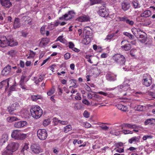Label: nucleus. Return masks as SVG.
<instances>
[{"instance_id":"f257e3e1","label":"nucleus","mask_w":155,"mask_h":155,"mask_svg":"<svg viewBox=\"0 0 155 155\" xmlns=\"http://www.w3.org/2000/svg\"><path fill=\"white\" fill-rule=\"evenodd\" d=\"M30 111L32 117L36 119L39 118L42 114V109L38 106L33 107L31 108Z\"/></svg>"},{"instance_id":"f03ea898","label":"nucleus","mask_w":155,"mask_h":155,"mask_svg":"<svg viewBox=\"0 0 155 155\" xmlns=\"http://www.w3.org/2000/svg\"><path fill=\"white\" fill-rule=\"evenodd\" d=\"M112 59L120 66L124 65L125 60L124 57L120 54H116L113 56Z\"/></svg>"},{"instance_id":"7ed1b4c3","label":"nucleus","mask_w":155,"mask_h":155,"mask_svg":"<svg viewBox=\"0 0 155 155\" xmlns=\"http://www.w3.org/2000/svg\"><path fill=\"white\" fill-rule=\"evenodd\" d=\"M143 84L147 87L150 86L152 82V78L148 74L143 75L142 80Z\"/></svg>"},{"instance_id":"20e7f679","label":"nucleus","mask_w":155,"mask_h":155,"mask_svg":"<svg viewBox=\"0 0 155 155\" xmlns=\"http://www.w3.org/2000/svg\"><path fill=\"white\" fill-rule=\"evenodd\" d=\"M37 135L38 138L41 140H45L47 137V133L44 129H39L37 132Z\"/></svg>"},{"instance_id":"39448f33","label":"nucleus","mask_w":155,"mask_h":155,"mask_svg":"<svg viewBox=\"0 0 155 155\" xmlns=\"http://www.w3.org/2000/svg\"><path fill=\"white\" fill-rule=\"evenodd\" d=\"M18 147L19 144L17 143L11 142L6 147L13 153L16 150Z\"/></svg>"},{"instance_id":"423d86ee","label":"nucleus","mask_w":155,"mask_h":155,"mask_svg":"<svg viewBox=\"0 0 155 155\" xmlns=\"http://www.w3.org/2000/svg\"><path fill=\"white\" fill-rule=\"evenodd\" d=\"M8 40L4 36H0V47L5 48L8 45Z\"/></svg>"},{"instance_id":"0eeeda50","label":"nucleus","mask_w":155,"mask_h":155,"mask_svg":"<svg viewBox=\"0 0 155 155\" xmlns=\"http://www.w3.org/2000/svg\"><path fill=\"white\" fill-rule=\"evenodd\" d=\"M31 149L33 153L36 154H39L42 152L41 148L37 145L32 144L31 145Z\"/></svg>"},{"instance_id":"6e6552de","label":"nucleus","mask_w":155,"mask_h":155,"mask_svg":"<svg viewBox=\"0 0 155 155\" xmlns=\"http://www.w3.org/2000/svg\"><path fill=\"white\" fill-rule=\"evenodd\" d=\"M74 12L71 11H69L67 13L62 16V17L59 18L60 20L65 19L68 20L72 18L73 17Z\"/></svg>"},{"instance_id":"1a4fd4ad","label":"nucleus","mask_w":155,"mask_h":155,"mask_svg":"<svg viewBox=\"0 0 155 155\" xmlns=\"http://www.w3.org/2000/svg\"><path fill=\"white\" fill-rule=\"evenodd\" d=\"M0 3L2 6L5 8H9L12 5L10 0H0Z\"/></svg>"},{"instance_id":"9d476101","label":"nucleus","mask_w":155,"mask_h":155,"mask_svg":"<svg viewBox=\"0 0 155 155\" xmlns=\"http://www.w3.org/2000/svg\"><path fill=\"white\" fill-rule=\"evenodd\" d=\"M88 34H87H87L85 35V37L84 38L83 40V43L85 45H87L89 43L91 40V39L92 38V35L91 33L88 32Z\"/></svg>"},{"instance_id":"9b49d317","label":"nucleus","mask_w":155,"mask_h":155,"mask_svg":"<svg viewBox=\"0 0 155 155\" xmlns=\"http://www.w3.org/2000/svg\"><path fill=\"white\" fill-rule=\"evenodd\" d=\"M98 12L100 16L103 17H107L109 15V12L105 8L100 9Z\"/></svg>"},{"instance_id":"f8f14e48","label":"nucleus","mask_w":155,"mask_h":155,"mask_svg":"<svg viewBox=\"0 0 155 155\" xmlns=\"http://www.w3.org/2000/svg\"><path fill=\"white\" fill-rule=\"evenodd\" d=\"M137 37L139 38V41L142 43H144L147 40V35L145 32L142 31Z\"/></svg>"},{"instance_id":"ddd939ff","label":"nucleus","mask_w":155,"mask_h":155,"mask_svg":"<svg viewBox=\"0 0 155 155\" xmlns=\"http://www.w3.org/2000/svg\"><path fill=\"white\" fill-rule=\"evenodd\" d=\"M27 122L25 121H21L15 122L14 124V126L16 128H21L24 127L26 125Z\"/></svg>"},{"instance_id":"4468645a","label":"nucleus","mask_w":155,"mask_h":155,"mask_svg":"<svg viewBox=\"0 0 155 155\" xmlns=\"http://www.w3.org/2000/svg\"><path fill=\"white\" fill-rule=\"evenodd\" d=\"M130 7V3L127 1H124L122 3V8L124 11L128 10Z\"/></svg>"},{"instance_id":"2eb2a0df","label":"nucleus","mask_w":155,"mask_h":155,"mask_svg":"<svg viewBox=\"0 0 155 155\" xmlns=\"http://www.w3.org/2000/svg\"><path fill=\"white\" fill-rule=\"evenodd\" d=\"M11 67L8 65L4 68L2 71V74L3 75H6L8 74L10 72Z\"/></svg>"},{"instance_id":"dca6fc26","label":"nucleus","mask_w":155,"mask_h":155,"mask_svg":"<svg viewBox=\"0 0 155 155\" xmlns=\"http://www.w3.org/2000/svg\"><path fill=\"white\" fill-rule=\"evenodd\" d=\"M17 103H14L12 104L10 106H9L8 108V110L11 114H12L13 113L12 112L16 109V106L17 105Z\"/></svg>"},{"instance_id":"f3484780","label":"nucleus","mask_w":155,"mask_h":155,"mask_svg":"<svg viewBox=\"0 0 155 155\" xmlns=\"http://www.w3.org/2000/svg\"><path fill=\"white\" fill-rule=\"evenodd\" d=\"M140 137V136H135L132 137L128 140V142L131 144L133 143L139 142Z\"/></svg>"},{"instance_id":"a211bd4d","label":"nucleus","mask_w":155,"mask_h":155,"mask_svg":"<svg viewBox=\"0 0 155 155\" xmlns=\"http://www.w3.org/2000/svg\"><path fill=\"white\" fill-rule=\"evenodd\" d=\"M44 76L42 75L40 76L39 78L37 80V77H34L32 79V80L34 81V82L36 85H38V83L41 82L44 79Z\"/></svg>"},{"instance_id":"6ab92c4d","label":"nucleus","mask_w":155,"mask_h":155,"mask_svg":"<svg viewBox=\"0 0 155 155\" xmlns=\"http://www.w3.org/2000/svg\"><path fill=\"white\" fill-rule=\"evenodd\" d=\"M106 78L107 80L110 81H114L116 80V76L110 73H108L106 74Z\"/></svg>"},{"instance_id":"aec40b11","label":"nucleus","mask_w":155,"mask_h":155,"mask_svg":"<svg viewBox=\"0 0 155 155\" xmlns=\"http://www.w3.org/2000/svg\"><path fill=\"white\" fill-rule=\"evenodd\" d=\"M131 31L133 34L136 37L142 31L140 28H132Z\"/></svg>"},{"instance_id":"412c9836","label":"nucleus","mask_w":155,"mask_h":155,"mask_svg":"<svg viewBox=\"0 0 155 155\" xmlns=\"http://www.w3.org/2000/svg\"><path fill=\"white\" fill-rule=\"evenodd\" d=\"M20 26L21 23H20L19 19L18 18H15L14 23V28L15 29H16L19 28Z\"/></svg>"},{"instance_id":"4be33fe9","label":"nucleus","mask_w":155,"mask_h":155,"mask_svg":"<svg viewBox=\"0 0 155 155\" xmlns=\"http://www.w3.org/2000/svg\"><path fill=\"white\" fill-rule=\"evenodd\" d=\"M151 15V12L150 10H146L140 14V16L141 17H148Z\"/></svg>"},{"instance_id":"5701e85b","label":"nucleus","mask_w":155,"mask_h":155,"mask_svg":"<svg viewBox=\"0 0 155 155\" xmlns=\"http://www.w3.org/2000/svg\"><path fill=\"white\" fill-rule=\"evenodd\" d=\"M118 87L120 89H122L123 90L126 91L129 88V85L128 84L125 83V82H124L122 85L118 86Z\"/></svg>"},{"instance_id":"b1692460","label":"nucleus","mask_w":155,"mask_h":155,"mask_svg":"<svg viewBox=\"0 0 155 155\" xmlns=\"http://www.w3.org/2000/svg\"><path fill=\"white\" fill-rule=\"evenodd\" d=\"M19 130H14L12 132L11 136L12 138L17 139L19 134Z\"/></svg>"},{"instance_id":"393cba45","label":"nucleus","mask_w":155,"mask_h":155,"mask_svg":"<svg viewBox=\"0 0 155 155\" xmlns=\"http://www.w3.org/2000/svg\"><path fill=\"white\" fill-rule=\"evenodd\" d=\"M78 20L80 22L87 21L89 20V18L88 17L85 15H84L79 17L78 18Z\"/></svg>"},{"instance_id":"a878e982","label":"nucleus","mask_w":155,"mask_h":155,"mask_svg":"<svg viewBox=\"0 0 155 155\" xmlns=\"http://www.w3.org/2000/svg\"><path fill=\"white\" fill-rule=\"evenodd\" d=\"M8 45L10 46L13 47L16 46L18 45V42L16 40H14L13 38L8 40Z\"/></svg>"},{"instance_id":"bb28decb","label":"nucleus","mask_w":155,"mask_h":155,"mask_svg":"<svg viewBox=\"0 0 155 155\" xmlns=\"http://www.w3.org/2000/svg\"><path fill=\"white\" fill-rule=\"evenodd\" d=\"M70 81L71 82V84H72V86H70L69 88L72 87L76 88L78 87V85L77 83V81L76 80L72 79L70 80Z\"/></svg>"},{"instance_id":"cd10ccee","label":"nucleus","mask_w":155,"mask_h":155,"mask_svg":"<svg viewBox=\"0 0 155 155\" xmlns=\"http://www.w3.org/2000/svg\"><path fill=\"white\" fill-rule=\"evenodd\" d=\"M13 153L6 147L2 152V155H12Z\"/></svg>"},{"instance_id":"c85d7f7f","label":"nucleus","mask_w":155,"mask_h":155,"mask_svg":"<svg viewBox=\"0 0 155 155\" xmlns=\"http://www.w3.org/2000/svg\"><path fill=\"white\" fill-rule=\"evenodd\" d=\"M3 86H5V90L7 89L9 87V80L8 79H6L2 81Z\"/></svg>"},{"instance_id":"c756f323","label":"nucleus","mask_w":155,"mask_h":155,"mask_svg":"<svg viewBox=\"0 0 155 155\" xmlns=\"http://www.w3.org/2000/svg\"><path fill=\"white\" fill-rule=\"evenodd\" d=\"M17 53V51L16 50L12 49L8 52L7 54L12 57H13L15 56Z\"/></svg>"},{"instance_id":"7c9ffc66","label":"nucleus","mask_w":155,"mask_h":155,"mask_svg":"<svg viewBox=\"0 0 155 155\" xmlns=\"http://www.w3.org/2000/svg\"><path fill=\"white\" fill-rule=\"evenodd\" d=\"M121 48L124 50L128 51L131 48V45L128 43L125 44L124 45L121 46Z\"/></svg>"},{"instance_id":"2f4dec72","label":"nucleus","mask_w":155,"mask_h":155,"mask_svg":"<svg viewBox=\"0 0 155 155\" xmlns=\"http://www.w3.org/2000/svg\"><path fill=\"white\" fill-rule=\"evenodd\" d=\"M7 120L9 122L19 120L18 118L15 117H9L7 118Z\"/></svg>"},{"instance_id":"473e14b6","label":"nucleus","mask_w":155,"mask_h":155,"mask_svg":"<svg viewBox=\"0 0 155 155\" xmlns=\"http://www.w3.org/2000/svg\"><path fill=\"white\" fill-rule=\"evenodd\" d=\"M154 119L153 118L148 119L145 120L144 122L145 125H150L153 124Z\"/></svg>"},{"instance_id":"72a5a7b5","label":"nucleus","mask_w":155,"mask_h":155,"mask_svg":"<svg viewBox=\"0 0 155 155\" xmlns=\"http://www.w3.org/2000/svg\"><path fill=\"white\" fill-rule=\"evenodd\" d=\"M72 128L71 125H67L64 127V132L65 133H68L71 130Z\"/></svg>"},{"instance_id":"f704fd0d","label":"nucleus","mask_w":155,"mask_h":155,"mask_svg":"<svg viewBox=\"0 0 155 155\" xmlns=\"http://www.w3.org/2000/svg\"><path fill=\"white\" fill-rule=\"evenodd\" d=\"M117 107L118 108V109L123 111H126L127 110V107L126 106L122 105L120 104L118 105Z\"/></svg>"},{"instance_id":"c9c22d12","label":"nucleus","mask_w":155,"mask_h":155,"mask_svg":"<svg viewBox=\"0 0 155 155\" xmlns=\"http://www.w3.org/2000/svg\"><path fill=\"white\" fill-rule=\"evenodd\" d=\"M101 99V97L100 96L96 94L94 95L93 100L97 101H100Z\"/></svg>"},{"instance_id":"e433bc0d","label":"nucleus","mask_w":155,"mask_h":155,"mask_svg":"<svg viewBox=\"0 0 155 155\" xmlns=\"http://www.w3.org/2000/svg\"><path fill=\"white\" fill-rule=\"evenodd\" d=\"M46 38H42L40 43L39 46L40 47H43L46 46L48 44L47 41L44 42V40H46Z\"/></svg>"},{"instance_id":"4c0bfd02","label":"nucleus","mask_w":155,"mask_h":155,"mask_svg":"<svg viewBox=\"0 0 155 155\" xmlns=\"http://www.w3.org/2000/svg\"><path fill=\"white\" fill-rule=\"evenodd\" d=\"M144 107V106H143L139 105L135 106L134 107V109L138 111H142L143 110Z\"/></svg>"},{"instance_id":"58836bf2","label":"nucleus","mask_w":155,"mask_h":155,"mask_svg":"<svg viewBox=\"0 0 155 155\" xmlns=\"http://www.w3.org/2000/svg\"><path fill=\"white\" fill-rule=\"evenodd\" d=\"M26 137V134L19 133L17 140H23L25 139Z\"/></svg>"},{"instance_id":"ea45409f","label":"nucleus","mask_w":155,"mask_h":155,"mask_svg":"<svg viewBox=\"0 0 155 155\" xmlns=\"http://www.w3.org/2000/svg\"><path fill=\"white\" fill-rule=\"evenodd\" d=\"M8 140V136L7 135H3L1 139L3 143H5V142Z\"/></svg>"},{"instance_id":"a19ab883","label":"nucleus","mask_w":155,"mask_h":155,"mask_svg":"<svg viewBox=\"0 0 155 155\" xmlns=\"http://www.w3.org/2000/svg\"><path fill=\"white\" fill-rule=\"evenodd\" d=\"M41 96L39 95H33L31 96V98L33 101H36L37 100L41 99Z\"/></svg>"},{"instance_id":"79ce46f5","label":"nucleus","mask_w":155,"mask_h":155,"mask_svg":"<svg viewBox=\"0 0 155 155\" xmlns=\"http://www.w3.org/2000/svg\"><path fill=\"white\" fill-rule=\"evenodd\" d=\"M99 127L102 130L105 131L107 130L109 128V127L106 126L104 124H100Z\"/></svg>"},{"instance_id":"37998d69","label":"nucleus","mask_w":155,"mask_h":155,"mask_svg":"<svg viewBox=\"0 0 155 155\" xmlns=\"http://www.w3.org/2000/svg\"><path fill=\"white\" fill-rule=\"evenodd\" d=\"M114 36V34L113 33L110 35H108L104 39L106 41H108V40H110Z\"/></svg>"},{"instance_id":"c03bdc74","label":"nucleus","mask_w":155,"mask_h":155,"mask_svg":"<svg viewBox=\"0 0 155 155\" xmlns=\"http://www.w3.org/2000/svg\"><path fill=\"white\" fill-rule=\"evenodd\" d=\"M123 34L129 37V38L130 39H133V35L128 32H123Z\"/></svg>"},{"instance_id":"a18cd8bd","label":"nucleus","mask_w":155,"mask_h":155,"mask_svg":"<svg viewBox=\"0 0 155 155\" xmlns=\"http://www.w3.org/2000/svg\"><path fill=\"white\" fill-rule=\"evenodd\" d=\"M60 41L61 42L65 43L66 41L63 38L62 36H60L58 37L56 41Z\"/></svg>"},{"instance_id":"49530a36","label":"nucleus","mask_w":155,"mask_h":155,"mask_svg":"<svg viewBox=\"0 0 155 155\" xmlns=\"http://www.w3.org/2000/svg\"><path fill=\"white\" fill-rule=\"evenodd\" d=\"M142 128H143L141 126L139 125H137L135 124H132L131 125V129H140Z\"/></svg>"},{"instance_id":"de8ad7c7","label":"nucleus","mask_w":155,"mask_h":155,"mask_svg":"<svg viewBox=\"0 0 155 155\" xmlns=\"http://www.w3.org/2000/svg\"><path fill=\"white\" fill-rule=\"evenodd\" d=\"M153 137V136L151 135H146L143 136V137L142 139L143 140H146L147 139H151Z\"/></svg>"},{"instance_id":"09e8293b","label":"nucleus","mask_w":155,"mask_h":155,"mask_svg":"<svg viewBox=\"0 0 155 155\" xmlns=\"http://www.w3.org/2000/svg\"><path fill=\"white\" fill-rule=\"evenodd\" d=\"M50 119H47L45 120L43 122V125L44 126H46L48 125L50 123Z\"/></svg>"},{"instance_id":"8fccbe9b","label":"nucleus","mask_w":155,"mask_h":155,"mask_svg":"<svg viewBox=\"0 0 155 155\" xmlns=\"http://www.w3.org/2000/svg\"><path fill=\"white\" fill-rule=\"evenodd\" d=\"M122 132L125 134H132L133 132L131 131H130L129 130H122Z\"/></svg>"},{"instance_id":"3c124183","label":"nucleus","mask_w":155,"mask_h":155,"mask_svg":"<svg viewBox=\"0 0 155 155\" xmlns=\"http://www.w3.org/2000/svg\"><path fill=\"white\" fill-rule=\"evenodd\" d=\"M83 115L85 117L88 118L89 117L90 114L87 110H85L83 114Z\"/></svg>"},{"instance_id":"603ef678","label":"nucleus","mask_w":155,"mask_h":155,"mask_svg":"<svg viewBox=\"0 0 155 155\" xmlns=\"http://www.w3.org/2000/svg\"><path fill=\"white\" fill-rule=\"evenodd\" d=\"M101 0H90L92 5H94L100 3Z\"/></svg>"},{"instance_id":"864d4df0","label":"nucleus","mask_w":155,"mask_h":155,"mask_svg":"<svg viewBox=\"0 0 155 155\" xmlns=\"http://www.w3.org/2000/svg\"><path fill=\"white\" fill-rule=\"evenodd\" d=\"M71 57V54L68 53H66L64 55V58L65 60H68Z\"/></svg>"},{"instance_id":"5fc2aeb1","label":"nucleus","mask_w":155,"mask_h":155,"mask_svg":"<svg viewBox=\"0 0 155 155\" xmlns=\"http://www.w3.org/2000/svg\"><path fill=\"white\" fill-rule=\"evenodd\" d=\"M126 23L131 26L133 25L134 24V22L133 21L130 20L128 19L126 21Z\"/></svg>"},{"instance_id":"6e6d98bb","label":"nucleus","mask_w":155,"mask_h":155,"mask_svg":"<svg viewBox=\"0 0 155 155\" xmlns=\"http://www.w3.org/2000/svg\"><path fill=\"white\" fill-rule=\"evenodd\" d=\"M68 44L69 48L71 49H73L74 46V43L70 41L69 42Z\"/></svg>"},{"instance_id":"4d7b16f0","label":"nucleus","mask_w":155,"mask_h":155,"mask_svg":"<svg viewBox=\"0 0 155 155\" xmlns=\"http://www.w3.org/2000/svg\"><path fill=\"white\" fill-rule=\"evenodd\" d=\"M131 125L132 124H124L123 125V127H124L131 129Z\"/></svg>"},{"instance_id":"13d9d810","label":"nucleus","mask_w":155,"mask_h":155,"mask_svg":"<svg viewBox=\"0 0 155 155\" xmlns=\"http://www.w3.org/2000/svg\"><path fill=\"white\" fill-rule=\"evenodd\" d=\"M26 76L25 75L23 74L21 77V79L19 83H24V80Z\"/></svg>"},{"instance_id":"bf43d9fd","label":"nucleus","mask_w":155,"mask_h":155,"mask_svg":"<svg viewBox=\"0 0 155 155\" xmlns=\"http://www.w3.org/2000/svg\"><path fill=\"white\" fill-rule=\"evenodd\" d=\"M45 25H43L40 29V31L42 34L44 35L45 34Z\"/></svg>"},{"instance_id":"052dcab7","label":"nucleus","mask_w":155,"mask_h":155,"mask_svg":"<svg viewBox=\"0 0 155 155\" xmlns=\"http://www.w3.org/2000/svg\"><path fill=\"white\" fill-rule=\"evenodd\" d=\"M94 94H92L91 93H89L87 94V97L89 99H92L93 100V98L94 97Z\"/></svg>"},{"instance_id":"680f3d73","label":"nucleus","mask_w":155,"mask_h":155,"mask_svg":"<svg viewBox=\"0 0 155 155\" xmlns=\"http://www.w3.org/2000/svg\"><path fill=\"white\" fill-rule=\"evenodd\" d=\"M20 87L23 89H26L27 87L25 84L24 83H19Z\"/></svg>"},{"instance_id":"e2e57ef3","label":"nucleus","mask_w":155,"mask_h":155,"mask_svg":"<svg viewBox=\"0 0 155 155\" xmlns=\"http://www.w3.org/2000/svg\"><path fill=\"white\" fill-rule=\"evenodd\" d=\"M132 3L133 4V6L135 8H139L138 3V2L134 1L132 2Z\"/></svg>"},{"instance_id":"0e129e2a","label":"nucleus","mask_w":155,"mask_h":155,"mask_svg":"<svg viewBox=\"0 0 155 155\" xmlns=\"http://www.w3.org/2000/svg\"><path fill=\"white\" fill-rule=\"evenodd\" d=\"M54 93V90L51 89L47 92V94L48 96H50L53 94Z\"/></svg>"},{"instance_id":"69168bd1","label":"nucleus","mask_w":155,"mask_h":155,"mask_svg":"<svg viewBox=\"0 0 155 155\" xmlns=\"http://www.w3.org/2000/svg\"><path fill=\"white\" fill-rule=\"evenodd\" d=\"M82 102L84 104L87 105H90L89 102L86 99H84L82 101Z\"/></svg>"},{"instance_id":"338daca9","label":"nucleus","mask_w":155,"mask_h":155,"mask_svg":"<svg viewBox=\"0 0 155 155\" xmlns=\"http://www.w3.org/2000/svg\"><path fill=\"white\" fill-rule=\"evenodd\" d=\"M91 125L88 122H86L84 124V127L86 128H88L91 127Z\"/></svg>"},{"instance_id":"774afa93","label":"nucleus","mask_w":155,"mask_h":155,"mask_svg":"<svg viewBox=\"0 0 155 155\" xmlns=\"http://www.w3.org/2000/svg\"><path fill=\"white\" fill-rule=\"evenodd\" d=\"M53 121L55 123V124H57L58 122H60V120H58L57 118L54 117L53 118Z\"/></svg>"}]
</instances>
